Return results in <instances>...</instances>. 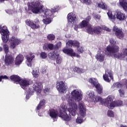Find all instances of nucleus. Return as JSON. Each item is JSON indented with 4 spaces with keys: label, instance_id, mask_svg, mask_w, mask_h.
Here are the masks:
<instances>
[{
    "label": "nucleus",
    "instance_id": "nucleus-1",
    "mask_svg": "<svg viewBox=\"0 0 127 127\" xmlns=\"http://www.w3.org/2000/svg\"><path fill=\"white\" fill-rule=\"evenodd\" d=\"M77 104L76 103H72L71 105L70 104V107L67 109L69 114H67V109H64V110L60 111L59 114L55 110H53L50 112V116L52 119H56L58 116L60 118H62L64 121L66 122H69L72 120V117L75 116L77 114Z\"/></svg>",
    "mask_w": 127,
    "mask_h": 127
},
{
    "label": "nucleus",
    "instance_id": "nucleus-2",
    "mask_svg": "<svg viewBox=\"0 0 127 127\" xmlns=\"http://www.w3.org/2000/svg\"><path fill=\"white\" fill-rule=\"evenodd\" d=\"M40 2L36 1L35 2H28L27 3L28 8H25L26 12L29 14L33 13H38L41 9L43 8V6L40 5Z\"/></svg>",
    "mask_w": 127,
    "mask_h": 127
},
{
    "label": "nucleus",
    "instance_id": "nucleus-3",
    "mask_svg": "<svg viewBox=\"0 0 127 127\" xmlns=\"http://www.w3.org/2000/svg\"><path fill=\"white\" fill-rule=\"evenodd\" d=\"M120 51V47L119 46L113 45V46H108L106 48V51L105 52V54L111 57V56H113V54H114V57L115 58H117V59H120V58H122V56H123V54L121 53H118Z\"/></svg>",
    "mask_w": 127,
    "mask_h": 127
},
{
    "label": "nucleus",
    "instance_id": "nucleus-4",
    "mask_svg": "<svg viewBox=\"0 0 127 127\" xmlns=\"http://www.w3.org/2000/svg\"><path fill=\"white\" fill-rule=\"evenodd\" d=\"M112 97L108 96L107 99L105 100V104L107 105V107L109 109H114L115 107H122L123 106V101L122 100H117L116 101H113Z\"/></svg>",
    "mask_w": 127,
    "mask_h": 127
},
{
    "label": "nucleus",
    "instance_id": "nucleus-5",
    "mask_svg": "<svg viewBox=\"0 0 127 127\" xmlns=\"http://www.w3.org/2000/svg\"><path fill=\"white\" fill-rule=\"evenodd\" d=\"M0 33L2 36V40L3 42L6 43L8 41L9 34H8V30L6 26L0 25Z\"/></svg>",
    "mask_w": 127,
    "mask_h": 127
},
{
    "label": "nucleus",
    "instance_id": "nucleus-6",
    "mask_svg": "<svg viewBox=\"0 0 127 127\" xmlns=\"http://www.w3.org/2000/svg\"><path fill=\"white\" fill-rule=\"evenodd\" d=\"M26 24L29 26L32 29H38L40 28V21L38 19L35 20L34 22L30 20H26Z\"/></svg>",
    "mask_w": 127,
    "mask_h": 127
},
{
    "label": "nucleus",
    "instance_id": "nucleus-7",
    "mask_svg": "<svg viewBox=\"0 0 127 127\" xmlns=\"http://www.w3.org/2000/svg\"><path fill=\"white\" fill-rule=\"evenodd\" d=\"M78 115L81 118H85L86 117V114H87V109L85 106V105L82 103H79L78 104Z\"/></svg>",
    "mask_w": 127,
    "mask_h": 127
},
{
    "label": "nucleus",
    "instance_id": "nucleus-8",
    "mask_svg": "<svg viewBox=\"0 0 127 127\" xmlns=\"http://www.w3.org/2000/svg\"><path fill=\"white\" fill-rule=\"evenodd\" d=\"M9 41L10 44V47L11 49H14L17 45L20 44V40L14 36L11 37Z\"/></svg>",
    "mask_w": 127,
    "mask_h": 127
},
{
    "label": "nucleus",
    "instance_id": "nucleus-9",
    "mask_svg": "<svg viewBox=\"0 0 127 127\" xmlns=\"http://www.w3.org/2000/svg\"><path fill=\"white\" fill-rule=\"evenodd\" d=\"M57 89L61 93H65L67 91V86L65 85V82L61 81L57 83Z\"/></svg>",
    "mask_w": 127,
    "mask_h": 127
},
{
    "label": "nucleus",
    "instance_id": "nucleus-10",
    "mask_svg": "<svg viewBox=\"0 0 127 127\" xmlns=\"http://www.w3.org/2000/svg\"><path fill=\"white\" fill-rule=\"evenodd\" d=\"M103 77L104 81H106V82H108V83L111 82V79L109 78V77H110L112 81H114V75H113V72L109 69L106 71L105 73L103 75Z\"/></svg>",
    "mask_w": 127,
    "mask_h": 127
},
{
    "label": "nucleus",
    "instance_id": "nucleus-11",
    "mask_svg": "<svg viewBox=\"0 0 127 127\" xmlns=\"http://www.w3.org/2000/svg\"><path fill=\"white\" fill-rule=\"evenodd\" d=\"M113 31L115 32V35L118 38H123L124 37V33L123 32V29L119 28L117 26H114L113 28Z\"/></svg>",
    "mask_w": 127,
    "mask_h": 127
},
{
    "label": "nucleus",
    "instance_id": "nucleus-12",
    "mask_svg": "<svg viewBox=\"0 0 127 127\" xmlns=\"http://www.w3.org/2000/svg\"><path fill=\"white\" fill-rule=\"evenodd\" d=\"M14 62V58L11 55H6L4 59V64L6 66H11Z\"/></svg>",
    "mask_w": 127,
    "mask_h": 127
},
{
    "label": "nucleus",
    "instance_id": "nucleus-13",
    "mask_svg": "<svg viewBox=\"0 0 127 127\" xmlns=\"http://www.w3.org/2000/svg\"><path fill=\"white\" fill-rule=\"evenodd\" d=\"M33 88L37 93H41V90H42V88H43L42 82L36 81L33 85Z\"/></svg>",
    "mask_w": 127,
    "mask_h": 127
},
{
    "label": "nucleus",
    "instance_id": "nucleus-14",
    "mask_svg": "<svg viewBox=\"0 0 127 127\" xmlns=\"http://www.w3.org/2000/svg\"><path fill=\"white\" fill-rule=\"evenodd\" d=\"M19 84L21 88L24 90L26 88V87H28L29 85H30L29 80L26 78H21Z\"/></svg>",
    "mask_w": 127,
    "mask_h": 127
},
{
    "label": "nucleus",
    "instance_id": "nucleus-15",
    "mask_svg": "<svg viewBox=\"0 0 127 127\" xmlns=\"http://www.w3.org/2000/svg\"><path fill=\"white\" fill-rule=\"evenodd\" d=\"M71 95L73 97H74L75 100L77 101V102H80L82 100V94L80 93L77 90H74L71 92Z\"/></svg>",
    "mask_w": 127,
    "mask_h": 127
},
{
    "label": "nucleus",
    "instance_id": "nucleus-16",
    "mask_svg": "<svg viewBox=\"0 0 127 127\" xmlns=\"http://www.w3.org/2000/svg\"><path fill=\"white\" fill-rule=\"evenodd\" d=\"M35 58V56L33 55V53H30L29 56H26V58L27 61V65L28 67H31L32 66V60Z\"/></svg>",
    "mask_w": 127,
    "mask_h": 127
},
{
    "label": "nucleus",
    "instance_id": "nucleus-17",
    "mask_svg": "<svg viewBox=\"0 0 127 127\" xmlns=\"http://www.w3.org/2000/svg\"><path fill=\"white\" fill-rule=\"evenodd\" d=\"M24 59V57L22 56V55H18L16 57L14 61V64L16 66H19Z\"/></svg>",
    "mask_w": 127,
    "mask_h": 127
},
{
    "label": "nucleus",
    "instance_id": "nucleus-18",
    "mask_svg": "<svg viewBox=\"0 0 127 127\" xmlns=\"http://www.w3.org/2000/svg\"><path fill=\"white\" fill-rule=\"evenodd\" d=\"M64 53L67 54L69 56L75 57L76 56V53L74 52L73 49H64L63 50Z\"/></svg>",
    "mask_w": 127,
    "mask_h": 127
},
{
    "label": "nucleus",
    "instance_id": "nucleus-19",
    "mask_svg": "<svg viewBox=\"0 0 127 127\" xmlns=\"http://www.w3.org/2000/svg\"><path fill=\"white\" fill-rule=\"evenodd\" d=\"M67 43L69 47H72V46H73V47H77V48L80 46V43H79L78 41L69 40Z\"/></svg>",
    "mask_w": 127,
    "mask_h": 127
},
{
    "label": "nucleus",
    "instance_id": "nucleus-20",
    "mask_svg": "<svg viewBox=\"0 0 127 127\" xmlns=\"http://www.w3.org/2000/svg\"><path fill=\"white\" fill-rule=\"evenodd\" d=\"M116 18L119 19L121 21L125 20L126 19V14L122 13L121 11H118L116 12Z\"/></svg>",
    "mask_w": 127,
    "mask_h": 127
},
{
    "label": "nucleus",
    "instance_id": "nucleus-21",
    "mask_svg": "<svg viewBox=\"0 0 127 127\" xmlns=\"http://www.w3.org/2000/svg\"><path fill=\"white\" fill-rule=\"evenodd\" d=\"M45 104H46V100L45 99L41 100L36 108V111H40L41 109L45 108Z\"/></svg>",
    "mask_w": 127,
    "mask_h": 127
},
{
    "label": "nucleus",
    "instance_id": "nucleus-22",
    "mask_svg": "<svg viewBox=\"0 0 127 127\" xmlns=\"http://www.w3.org/2000/svg\"><path fill=\"white\" fill-rule=\"evenodd\" d=\"M76 15L74 13L70 12L67 14V19L69 22L71 23H74V21L76 20Z\"/></svg>",
    "mask_w": 127,
    "mask_h": 127
},
{
    "label": "nucleus",
    "instance_id": "nucleus-23",
    "mask_svg": "<svg viewBox=\"0 0 127 127\" xmlns=\"http://www.w3.org/2000/svg\"><path fill=\"white\" fill-rule=\"evenodd\" d=\"M10 79L12 82H14V83H19L20 82V80L21 78L19 76L15 74H13L12 75H11L10 76Z\"/></svg>",
    "mask_w": 127,
    "mask_h": 127
},
{
    "label": "nucleus",
    "instance_id": "nucleus-24",
    "mask_svg": "<svg viewBox=\"0 0 127 127\" xmlns=\"http://www.w3.org/2000/svg\"><path fill=\"white\" fill-rule=\"evenodd\" d=\"M119 3L123 7L124 10L127 12V0H119Z\"/></svg>",
    "mask_w": 127,
    "mask_h": 127
},
{
    "label": "nucleus",
    "instance_id": "nucleus-25",
    "mask_svg": "<svg viewBox=\"0 0 127 127\" xmlns=\"http://www.w3.org/2000/svg\"><path fill=\"white\" fill-rule=\"evenodd\" d=\"M96 59L99 61V62H103L105 60V55L101 53H98L95 56Z\"/></svg>",
    "mask_w": 127,
    "mask_h": 127
},
{
    "label": "nucleus",
    "instance_id": "nucleus-26",
    "mask_svg": "<svg viewBox=\"0 0 127 127\" xmlns=\"http://www.w3.org/2000/svg\"><path fill=\"white\" fill-rule=\"evenodd\" d=\"M102 32V27L100 26H97L93 28V34H100Z\"/></svg>",
    "mask_w": 127,
    "mask_h": 127
},
{
    "label": "nucleus",
    "instance_id": "nucleus-27",
    "mask_svg": "<svg viewBox=\"0 0 127 127\" xmlns=\"http://www.w3.org/2000/svg\"><path fill=\"white\" fill-rule=\"evenodd\" d=\"M89 24L88 23L87 21L83 20L82 22L79 24L78 27L79 28H85V27H87L88 25Z\"/></svg>",
    "mask_w": 127,
    "mask_h": 127
},
{
    "label": "nucleus",
    "instance_id": "nucleus-28",
    "mask_svg": "<svg viewBox=\"0 0 127 127\" xmlns=\"http://www.w3.org/2000/svg\"><path fill=\"white\" fill-rule=\"evenodd\" d=\"M98 7L104 9V10H107L108 9V6H107V4H106L104 2L101 1L98 4Z\"/></svg>",
    "mask_w": 127,
    "mask_h": 127
},
{
    "label": "nucleus",
    "instance_id": "nucleus-29",
    "mask_svg": "<svg viewBox=\"0 0 127 127\" xmlns=\"http://www.w3.org/2000/svg\"><path fill=\"white\" fill-rule=\"evenodd\" d=\"M95 87L96 89V91L97 92L98 94H103V86H102L101 84H98V85H96Z\"/></svg>",
    "mask_w": 127,
    "mask_h": 127
},
{
    "label": "nucleus",
    "instance_id": "nucleus-30",
    "mask_svg": "<svg viewBox=\"0 0 127 127\" xmlns=\"http://www.w3.org/2000/svg\"><path fill=\"white\" fill-rule=\"evenodd\" d=\"M73 71L78 74H82V73H84L85 72V69L75 66L73 68Z\"/></svg>",
    "mask_w": 127,
    "mask_h": 127
},
{
    "label": "nucleus",
    "instance_id": "nucleus-31",
    "mask_svg": "<svg viewBox=\"0 0 127 127\" xmlns=\"http://www.w3.org/2000/svg\"><path fill=\"white\" fill-rule=\"evenodd\" d=\"M48 56L49 58H50V59H51V60H55V59H56V57H57L58 55L55 54V52H50Z\"/></svg>",
    "mask_w": 127,
    "mask_h": 127
},
{
    "label": "nucleus",
    "instance_id": "nucleus-32",
    "mask_svg": "<svg viewBox=\"0 0 127 127\" xmlns=\"http://www.w3.org/2000/svg\"><path fill=\"white\" fill-rule=\"evenodd\" d=\"M86 31L89 34H94V29L92 27V25L89 24L87 27Z\"/></svg>",
    "mask_w": 127,
    "mask_h": 127
},
{
    "label": "nucleus",
    "instance_id": "nucleus-33",
    "mask_svg": "<svg viewBox=\"0 0 127 127\" xmlns=\"http://www.w3.org/2000/svg\"><path fill=\"white\" fill-rule=\"evenodd\" d=\"M53 14L52 11L50 9H47L45 12V15L46 17H50Z\"/></svg>",
    "mask_w": 127,
    "mask_h": 127
},
{
    "label": "nucleus",
    "instance_id": "nucleus-34",
    "mask_svg": "<svg viewBox=\"0 0 127 127\" xmlns=\"http://www.w3.org/2000/svg\"><path fill=\"white\" fill-rule=\"evenodd\" d=\"M89 82L91 84H92L94 87H96L97 85L99 84V83H97V80L95 78H90L89 79Z\"/></svg>",
    "mask_w": 127,
    "mask_h": 127
},
{
    "label": "nucleus",
    "instance_id": "nucleus-35",
    "mask_svg": "<svg viewBox=\"0 0 127 127\" xmlns=\"http://www.w3.org/2000/svg\"><path fill=\"white\" fill-rule=\"evenodd\" d=\"M52 21L51 20V18H50V17L45 18L43 20V22L44 23V24H46V25H47V24H50V23H51Z\"/></svg>",
    "mask_w": 127,
    "mask_h": 127
},
{
    "label": "nucleus",
    "instance_id": "nucleus-36",
    "mask_svg": "<svg viewBox=\"0 0 127 127\" xmlns=\"http://www.w3.org/2000/svg\"><path fill=\"white\" fill-rule=\"evenodd\" d=\"M47 39L49 41H53L55 39V35L53 34H50L47 36Z\"/></svg>",
    "mask_w": 127,
    "mask_h": 127
},
{
    "label": "nucleus",
    "instance_id": "nucleus-37",
    "mask_svg": "<svg viewBox=\"0 0 127 127\" xmlns=\"http://www.w3.org/2000/svg\"><path fill=\"white\" fill-rule=\"evenodd\" d=\"M3 50L5 54H7L8 52H9V48L8 47V45L7 44H4L3 46Z\"/></svg>",
    "mask_w": 127,
    "mask_h": 127
},
{
    "label": "nucleus",
    "instance_id": "nucleus-38",
    "mask_svg": "<svg viewBox=\"0 0 127 127\" xmlns=\"http://www.w3.org/2000/svg\"><path fill=\"white\" fill-rule=\"evenodd\" d=\"M40 56L42 58V59H46L47 58V54L45 52H42L40 54Z\"/></svg>",
    "mask_w": 127,
    "mask_h": 127
},
{
    "label": "nucleus",
    "instance_id": "nucleus-39",
    "mask_svg": "<svg viewBox=\"0 0 127 127\" xmlns=\"http://www.w3.org/2000/svg\"><path fill=\"white\" fill-rule=\"evenodd\" d=\"M88 97L90 99H94L95 98V92L93 91H90L88 93Z\"/></svg>",
    "mask_w": 127,
    "mask_h": 127
},
{
    "label": "nucleus",
    "instance_id": "nucleus-40",
    "mask_svg": "<svg viewBox=\"0 0 127 127\" xmlns=\"http://www.w3.org/2000/svg\"><path fill=\"white\" fill-rule=\"evenodd\" d=\"M84 118H82L81 116H79L77 118V119H76V122L77 124H82L83 122H84V120H83V119Z\"/></svg>",
    "mask_w": 127,
    "mask_h": 127
},
{
    "label": "nucleus",
    "instance_id": "nucleus-41",
    "mask_svg": "<svg viewBox=\"0 0 127 127\" xmlns=\"http://www.w3.org/2000/svg\"><path fill=\"white\" fill-rule=\"evenodd\" d=\"M107 15L109 17L110 19H116V16L113 15L112 12H107Z\"/></svg>",
    "mask_w": 127,
    "mask_h": 127
},
{
    "label": "nucleus",
    "instance_id": "nucleus-42",
    "mask_svg": "<svg viewBox=\"0 0 127 127\" xmlns=\"http://www.w3.org/2000/svg\"><path fill=\"white\" fill-rule=\"evenodd\" d=\"M56 63H57V64H58L59 65H60V64H61V63H62V58H61V57H59V56H57Z\"/></svg>",
    "mask_w": 127,
    "mask_h": 127
},
{
    "label": "nucleus",
    "instance_id": "nucleus-43",
    "mask_svg": "<svg viewBox=\"0 0 127 127\" xmlns=\"http://www.w3.org/2000/svg\"><path fill=\"white\" fill-rule=\"evenodd\" d=\"M61 46H62V44L60 42L55 46L54 48L56 50H58V49L61 48Z\"/></svg>",
    "mask_w": 127,
    "mask_h": 127
},
{
    "label": "nucleus",
    "instance_id": "nucleus-44",
    "mask_svg": "<svg viewBox=\"0 0 127 127\" xmlns=\"http://www.w3.org/2000/svg\"><path fill=\"white\" fill-rule=\"evenodd\" d=\"M114 87L120 89L123 87V84H122L120 82H116L115 84H114Z\"/></svg>",
    "mask_w": 127,
    "mask_h": 127
},
{
    "label": "nucleus",
    "instance_id": "nucleus-45",
    "mask_svg": "<svg viewBox=\"0 0 127 127\" xmlns=\"http://www.w3.org/2000/svg\"><path fill=\"white\" fill-rule=\"evenodd\" d=\"M33 75L35 78H38V76H39V72L37 71H33Z\"/></svg>",
    "mask_w": 127,
    "mask_h": 127
},
{
    "label": "nucleus",
    "instance_id": "nucleus-46",
    "mask_svg": "<svg viewBox=\"0 0 127 127\" xmlns=\"http://www.w3.org/2000/svg\"><path fill=\"white\" fill-rule=\"evenodd\" d=\"M107 115L108 116V117H110L111 118H114V112H113L111 110H108V112H107Z\"/></svg>",
    "mask_w": 127,
    "mask_h": 127
},
{
    "label": "nucleus",
    "instance_id": "nucleus-47",
    "mask_svg": "<svg viewBox=\"0 0 127 127\" xmlns=\"http://www.w3.org/2000/svg\"><path fill=\"white\" fill-rule=\"evenodd\" d=\"M77 52H78V53H83V52H84V50H83V47H80V46L77 48Z\"/></svg>",
    "mask_w": 127,
    "mask_h": 127
},
{
    "label": "nucleus",
    "instance_id": "nucleus-48",
    "mask_svg": "<svg viewBox=\"0 0 127 127\" xmlns=\"http://www.w3.org/2000/svg\"><path fill=\"white\" fill-rule=\"evenodd\" d=\"M47 47L50 50H53V49H54V45L53 44H49Z\"/></svg>",
    "mask_w": 127,
    "mask_h": 127
},
{
    "label": "nucleus",
    "instance_id": "nucleus-49",
    "mask_svg": "<svg viewBox=\"0 0 127 127\" xmlns=\"http://www.w3.org/2000/svg\"><path fill=\"white\" fill-rule=\"evenodd\" d=\"M58 10H59V9H58V7L56 6L52 8V10H51V11H52V12H53V14L55 13V12H57V11H58Z\"/></svg>",
    "mask_w": 127,
    "mask_h": 127
},
{
    "label": "nucleus",
    "instance_id": "nucleus-50",
    "mask_svg": "<svg viewBox=\"0 0 127 127\" xmlns=\"http://www.w3.org/2000/svg\"><path fill=\"white\" fill-rule=\"evenodd\" d=\"M83 1L85 4L89 5L92 3V1L91 0H83Z\"/></svg>",
    "mask_w": 127,
    "mask_h": 127
},
{
    "label": "nucleus",
    "instance_id": "nucleus-51",
    "mask_svg": "<svg viewBox=\"0 0 127 127\" xmlns=\"http://www.w3.org/2000/svg\"><path fill=\"white\" fill-rule=\"evenodd\" d=\"M2 79H8V77H7L6 75H0V82H1Z\"/></svg>",
    "mask_w": 127,
    "mask_h": 127
},
{
    "label": "nucleus",
    "instance_id": "nucleus-52",
    "mask_svg": "<svg viewBox=\"0 0 127 127\" xmlns=\"http://www.w3.org/2000/svg\"><path fill=\"white\" fill-rule=\"evenodd\" d=\"M119 92L120 94L121 97H123V96H125V91L123 89H120Z\"/></svg>",
    "mask_w": 127,
    "mask_h": 127
},
{
    "label": "nucleus",
    "instance_id": "nucleus-53",
    "mask_svg": "<svg viewBox=\"0 0 127 127\" xmlns=\"http://www.w3.org/2000/svg\"><path fill=\"white\" fill-rule=\"evenodd\" d=\"M95 102H102V99L101 97H96L95 98Z\"/></svg>",
    "mask_w": 127,
    "mask_h": 127
},
{
    "label": "nucleus",
    "instance_id": "nucleus-54",
    "mask_svg": "<svg viewBox=\"0 0 127 127\" xmlns=\"http://www.w3.org/2000/svg\"><path fill=\"white\" fill-rule=\"evenodd\" d=\"M110 42L113 45H115V44H116V41H115V39H114V38H111L110 40Z\"/></svg>",
    "mask_w": 127,
    "mask_h": 127
},
{
    "label": "nucleus",
    "instance_id": "nucleus-55",
    "mask_svg": "<svg viewBox=\"0 0 127 127\" xmlns=\"http://www.w3.org/2000/svg\"><path fill=\"white\" fill-rule=\"evenodd\" d=\"M91 18H92L91 17V16H88L85 18V20H85L89 24V22H90V21L91 20Z\"/></svg>",
    "mask_w": 127,
    "mask_h": 127
},
{
    "label": "nucleus",
    "instance_id": "nucleus-56",
    "mask_svg": "<svg viewBox=\"0 0 127 127\" xmlns=\"http://www.w3.org/2000/svg\"><path fill=\"white\" fill-rule=\"evenodd\" d=\"M123 52H124V54H125V55H126V56H127V49H124L123 50Z\"/></svg>",
    "mask_w": 127,
    "mask_h": 127
},
{
    "label": "nucleus",
    "instance_id": "nucleus-57",
    "mask_svg": "<svg viewBox=\"0 0 127 127\" xmlns=\"http://www.w3.org/2000/svg\"><path fill=\"white\" fill-rule=\"evenodd\" d=\"M44 50H47V47L45 45H44L43 47Z\"/></svg>",
    "mask_w": 127,
    "mask_h": 127
},
{
    "label": "nucleus",
    "instance_id": "nucleus-58",
    "mask_svg": "<svg viewBox=\"0 0 127 127\" xmlns=\"http://www.w3.org/2000/svg\"><path fill=\"white\" fill-rule=\"evenodd\" d=\"M105 30H106L107 31H111V30L109 28H105Z\"/></svg>",
    "mask_w": 127,
    "mask_h": 127
},
{
    "label": "nucleus",
    "instance_id": "nucleus-59",
    "mask_svg": "<svg viewBox=\"0 0 127 127\" xmlns=\"http://www.w3.org/2000/svg\"><path fill=\"white\" fill-rule=\"evenodd\" d=\"M44 91H45V92H49V88H46V89H45Z\"/></svg>",
    "mask_w": 127,
    "mask_h": 127
},
{
    "label": "nucleus",
    "instance_id": "nucleus-60",
    "mask_svg": "<svg viewBox=\"0 0 127 127\" xmlns=\"http://www.w3.org/2000/svg\"><path fill=\"white\" fill-rule=\"evenodd\" d=\"M120 127H127V126L126 125H121Z\"/></svg>",
    "mask_w": 127,
    "mask_h": 127
},
{
    "label": "nucleus",
    "instance_id": "nucleus-61",
    "mask_svg": "<svg viewBox=\"0 0 127 127\" xmlns=\"http://www.w3.org/2000/svg\"><path fill=\"white\" fill-rule=\"evenodd\" d=\"M26 99L27 100H28V99H29V96L27 95L26 96Z\"/></svg>",
    "mask_w": 127,
    "mask_h": 127
},
{
    "label": "nucleus",
    "instance_id": "nucleus-62",
    "mask_svg": "<svg viewBox=\"0 0 127 127\" xmlns=\"http://www.w3.org/2000/svg\"><path fill=\"white\" fill-rule=\"evenodd\" d=\"M28 93L31 94V92L30 91V88H29V89L28 90Z\"/></svg>",
    "mask_w": 127,
    "mask_h": 127
},
{
    "label": "nucleus",
    "instance_id": "nucleus-63",
    "mask_svg": "<svg viewBox=\"0 0 127 127\" xmlns=\"http://www.w3.org/2000/svg\"><path fill=\"white\" fill-rule=\"evenodd\" d=\"M4 0L7 1V0H0V2H2L3 1H4Z\"/></svg>",
    "mask_w": 127,
    "mask_h": 127
},
{
    "label": "nucleus",
    "instance_id": "nucleus-64",
    "mask_svg": "<svg viewBox=\"0 0 127 127\" xmlns=\"http://www.w3.org/2000/svg\"><path fill=\"white\" fill-rule=\"evenodd\" d=\"M2 51V48L1 47H0V52H1Z\"/></svg>",
    "mask_w": 127,
    "mask_h": 127
}]
</instances>
